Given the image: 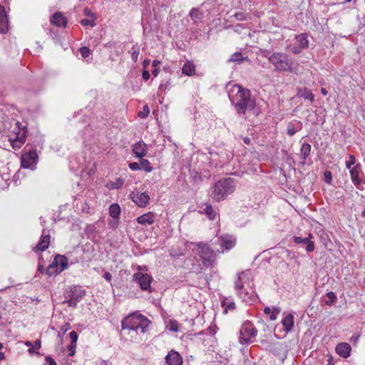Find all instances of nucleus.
Listing matches in <instances>:
<instances>
[{"instance_id":"1","label":"nucleus","mask_w":365,"mask_h":365,"mask_svg":"<svg viewBox=\"0 0 365 365\" xmlns=\"http://www.w3.org/2000/svg\"><path fill=\"white\" fill-rule=\"evenodd\" d=\"M253 277L250 269H246L237 274L234 289L237 295L244 302L252 303L256 300L253 289Z\"/></svg>"},{"instance_id":"2","label":"nucleus","mask_w":365,"mask_h":365,"mask_svg":"<svg viewBox=\"0 0 365 365\" xmlns=\"http://www.w3.org/2000/svg\"><path fill=\"white\" fill-rule=\"evenodd\" d=\"M229 98L240 115L245 114L246 110H252L256 105L255 99L251 97L250 91L239 85L232 87Z\"/></svg>"},{"instance_id":"3","label":"nucleus","mask_w":365,"mask_h":365,"mask_svg":"<svg viewBox=\"0 0 365 365\" xmlns=\"http://www.w3.org/2000/svg\"><path fill=\"white\" fill-rule=\"evenodd\" d=\"M150 323L148 319L142 315L133 313L124 318L121 322V327L123 330L130 332L144 334Z\"/></svg>"},{"instance_id":"4","label":"nucleus","mask_w":365,"mask_h":365,"mask_svg":"<svg viewBox=\"0 0 365 365\" xmlns=\"http://www.w3.org/2000/svg\"><path fill=\"white\" fill-rule=\"evenodd\" d=\"M235 189V185L232 179L225 178L217 181L210 189V197L216 200H225L228 195L232 194Z\"/></svg>"},{"instance_id":"5","label":"nucleus","mask_w":365,"mask_h":365,"mask_svg":"<svg viewBox=\"0 0 365 365\" xmlns=\"http://www.w3.org/2000/svg\"><path fill=\"white\" fill-rule=\"evenodd\" d=\"M269 61L279 73L292 72V61L284 53L277 52L268 57Z\"/></svg>"},{"instance_id":"6","label":"nucleus","mask_w":365,"mask_h":365,"mask_svg":"<svg viewBox=\"0 0 365 365\" xmlns=\"http://www.w3.org/2000/svg\"><path fill=\"white\" fill-rule=\"evenodd\" d=\"M197 252L204 266L207 267L214 266L216 254L208 245L204 242H198L197 244Z\"/></svg>"},{"instance_id":"7","label":"nucleus","mask_w":365,"mask_h":365,"mask_svg":"<svg viewBox=\"0 0 365 365\" xmlns=\"http://www.w3.org/2000/svg\"><path fill=\"white\" fill-rule=\"evenodd\" d=\"M86 295V291L80 286H73L68 288L65 294L63 304L67 303L69 307H76L77 304Z\"/></svg>"},{"instance_id":"8","label":"nucleus","mask_w":365,"mask_h":365,"mask_svg":"<svg viewBox=\"0 0 365 365\" xmlns=\"http://www.w3.org/2000/svg\"><path fill=\"white\" fill-rule=\"evenodd\" d=\"M346 166L349 170L351 180L354 185L359 190L364 189L361 185L364 173L359 161H346Z\"/></svg>"},{"instance_id":"9","label":"nucleus","mask_w":365,"mask_h":365,"mask_svg":"<svg viewBox=\"0 0 365 365\" xmlns=\"http://www.w3.org/2000/svg\"><path fill=\"white\" fill-rule=\"evenodd\" d=\"M257 334V329L249 321L242 324L240 330L239 341L241 344H247L250 343L251 338L255 336Z\"/></svg>"},{"instance_id":"10","label":"nucleus","mask_w":365,"mask_h":365,"mask_svg":"<svg viewBox=\"0 0 365 365\" xmlns=\"http://www.w3.org/2000/svg\"><path fill=\"white\" fill-rule=\"evenodd\" d=\"M133 279L136 281L142 290L151 292V282L153 280L152 277L147 273L136 272L133 275Z\"/></svg>"},{"instance_id":"11","label":"nucleus","mask_w":365,"mask_h":365,"mask_svg":"<svg viewBox=\"0 0 365 365\" xmlns=\"http://www.w3.org/2000/svg\"><path fill=\"white\" fill-rule=\"evenodd\" d=\"M130 199L140 207H145L148 204L150 196L147 192H132Z\"/></svg>"},{"instance_id":"12","label":"nucleus","mask_w":365,"mask_h":365,"mask_svg":"<svg viewBox=\"0 0 365 365\" xmlns=\"http://www.w3.org/2000/svg\"><path fill=\"white\" fill-rule=\"evenodd\" d=\"M37 162L38 161H20L21 169H19L14 175L15 181L16 182L17 179L23 178L25 175L22 170L29 169L31 171L36 170Z\"/></svg>"},{"instance_id":"13","label":"nucleus","mask_w":365,"mask_h":365,"mask_svg":"<svg viewBox=\"0 0 365 365\" xmlns=\"http://www.w3.org/2000/svg\"><path fill=\"white\" fill-rule=\"evenodd\" d=\"M312 237L313 235L312 234H309L308 237L304 238H302L301 237H294L293 241L294 243L297 245H302L303 246L305 247V250L307 252H311L314 250V242L310 240V239Z\"/></svg>"},{"instance_id":"14","label":"nucleus","mask_w":365,"mask_h":365,"mask_svg":"<svg viewBox=\"0 0 365 365\" xmlns=\"http://www.w3.org/2000/svg\"><path fill=\"white\" fill-rule=\"evenodd\" d=\"M220 245L226 250H230L236 245V238L230 235H223L220 237Z\"/></svg>"},{"instance_id":"15","label":"nucleus","mask_w":365,"mask_h":365,"mask_svg":"<svg viewBox=\"0 0 365 365\" xmlns=\"http://www.w3.org/2000/svg\"><path fill=\"white\" fill-rule=\"evenodd\" d=\"M165 363L168 365H182V358L178 352L171 351L165 357Z\"/></svg>"},{"instance_id":"16","label":"nucleus","mask_w":365,"mask_h":365,"mask_svg":"<svg viewBox=\"0 0 365 365\" xmlns=\"http://www.w3.org/2000/svg\"><path fill=\"white\" fill-rule=\"evenodd\" d=\"M50 235L46 234V231L43 230V233L41 237L39 242L36 245V246L34 248L35 252L37 251H44L48 247L50 243Z\"/></svg>"},{"instance_id":"17","label":"nucleus","mask_w":365,"mask_h":365,"mask_svg":"<svg viewBox=\"0 0 365 365\" xmlns=\"http://www.w3.org/2000/svg\"><path fill=\"white\" fill-rule=\"evenodd\" d=\"M336 352L343 358H347L350 355V351L351 350V346L346 342L339 343L336 346Z\"/></svg>"},{"instance_id":"18","label":"nucleus","mask_w":365,"mask_h":365,"mask_svg":"<svg viewBox=\"0 0 365 365\" xmlns=\"http://www.w3.org/2000/svg\"><path fill=\"white\" fill-rule=\"evenodd\" d=\"M146 144L142 141L138 142L134 144L133 147V152L135 157L142 158L145 155L146 153Z\"/></svg>"},{"instance_id":"19","label":"nucleus","mask_w":365,"mask_h":365,"mask_svg":"<svg viewBox=\"0 0 365 365\" xmlns=\"http://www.w3.org/2000/svg\"><path fill=\"white\" fill-rule=\"evenodd\" d=\"M51 23L56 26L66 27L67 25V19L61 12H56L51 19Z\"/></svg>"},{"instance_id":"20","label":"nucleus","mask_w":365,"mask_h":365,"mask_svg":"<svg viewBox=\"0 0 365 365\" xmlns=\"http://www.w3.org/2000/svg\"><path fill=\"white\" fill-rule=\"evenodd\" d=\"M155 214L153 212H147L145 214H143V215L139 216L136 219V221L138 222V223L143 225H152V224H153V222L155 221Z\"/></svg>"},{"instance_id":"21","label":"nucleus","mask_w":365,"mask_h":365,"mask_svg":"<svg viewBox=\"0 0 365 365\" xmlns=\"http://www.w3.org/2000/svg\"><path fill=\"white\" fill-rule=\"evenodd\" d=\"M296 96L305 100H308L311 103L314 101V95L307 88H297Z\"/></svg>"},{"instance_id":"22","label":"nucleus","mask_w":365,"mask_h":365,"mask_svg":"<svg viewBox=\"0 0 365 365\" xmlns=\"http://www.w3.org/2000/svg\"><path fill=\"white\" fill-rule=\"evenodd\" d=\"M302 124L300 121L289 122L287 127V133L289 136H293L297 131L302 130Z\"/></svg>"},{"instance_id":"23","label":"nucleus","mask_w":365,"mask_h":365,"mask_svg":"<svg viewBox=\"0 0 365 365\" xmlns=\"http://www.w3.org/2000/svg\"><path fill=\"white\" fill-rule=\"evenodd\" d=\"M282 324L287 333L289 332L294 326V316L292 314H287L282 320Z\"/></svg>"},{"instance_id":"24","label":"nucleus","mask_w":365,"mask_h":365,"mask_svg":"<svg viewBox=\"0 0 365 365\" xmlns=\"http://www.w3.org/2000/svg\"><path fill=\"white\" fill-rule=\"evenodd\" d=\"M53 262L58 267V269L61 272L68 267V259L63 255H56Z\"/></svg>"},{"instance_id":"25","label":"nucleus","mask_w":365,"mask_h":365,"mask_svg":"<svg viewBox=\"0 0 365 365\" xmlns=\"http://www.w3.org/2000/svg\"><path fill=\"white\" fill-rule=\"evenodd\" d=\"M203 212L207 216V217L213 220L215 219L217 211L213 209L210 204L206 203L205 204V207L203 208Z\"/></svg>"},{"instance_id":"26","label":"nucleus","mask_w":365,"mask_h":365,"mask_svg":"<svg viewBox=\"0 0 365 365\" xmlns=\"http://www.w3.org/2000/svg\"><path fill=\"white\" fill-rule=\"evenodd\" d=\"M296 40L300 48L304 49L309 47V41L305 34H301L296 36Z\"/></svg>"},{"instance_id":"27","label":"nucleus","mask_w":365,"mask_h":365,"mask_svg":"<svg viewBox=\"0 0 365 365\" xmlns=\"http://www.w3.org/2000/svg\"><path fill=\"white\" fill-rule=\"evenodd\" d=\"M124 183V180L122 178H116L114 181H108L106 183V187L109 190L119 189Z\"/></svg>"},{"instance_id":"28","label":"nucleus","mask_w":365,"mask_h":365,"mask_svg":"<svg viewBox=\"0 0 365 365\" xmlns=\"http://www.w3.org/2000/svg\"><path fill=\"white\" fill-rule=\"evenodd\" d=\"M243 61H250V59L247 57H243L240 52H235L227 60L228 63L237 62V63H240Z\"/></svg>"},{"instance_id":"29","label":"nucleus","mask_w":365,"mask_h":365,"mask_svg":"<svg viewBox=\"0 0 365 365\" xmlns=\"http://www.w3.org/2000/svg\"><path fill=\"white\" fill-rule=\"evenodd\" d=\"M182 71L183 74H185L187 76H192V74L195 73V66L192 63L187 61L186 63H185Z\"/></svg>"},{"instance_id":"30","label":"nucleus","mask_w":365,"mask_h":365,"mask_svg":"<svg viewBox=\"0 0 365 365\" xmlns=\"http://www.w3.org/2000/svg\"><path fill=\"white\" fill-rule=\"evenodd\" d=\"M121 209L118 204L113 203L109 207V214L113 218H119Z\"/></svg>"},{"instance_id":"31","label":"nucleus","mask_w":365,"mask_h":365,"mask_svg":"<svg viewBox=\"0 0 365 365\" xmlns=\"http://www.w3.org/2000/svg\"><path fill=\"white\" fill-rule=\"evenodd\" d=\"M221 305L225 308V312H227L228 310L233 311L236 308V305L234 302L230 301V299L225 298L221 302Z\"/></svg>"},{"instance_id":"32","label":"nucleus","mask_w":365,"mask_h":365,"mask_svg":"<svg viewBox=\"0 0 365 365\" xmlns=\"http://www.w3.org/2000/svg\"><path fill=\"white\" fill-rule=\"evenodd\" d=\"M38 158L36 150L26 151L21 156V160H37Z\"/></svg>"},{"instance_id":"33","label":"nucleus","mask_w":365,"mask_h":365,"mask_svg":"<svg viewBox=\"0 0 365 365\" xmlns=\"http://www.w3.org/2000/svg\"><path fill=\"white\" fill-rule=\"evenodd\" d=\"M60 272H61V271L58 269V267L53 262L49 264L46 269V274L49 277L56 275Z\"/></svg>"},{"instance_id":"34","label":"nucleus","mask_w":365,"mask_h":365,"mask_svg":"<svg viewBox=\"0 0 365 365\" xmlns=\"http://www.w3.org/2000/svg\"><path fill=\"white\" fill-rule=\"evenodd\" d=\"M311 145L308 143H303L301 147V156L306 159L310 154Z\"/></svg>"},{"instance_id":"35","label":"nucleus","mask_w":365,"mask_h":365,"mask_svg":"<svg viewBox=\"0 0 365 365\" xmlns=\"http://www.w3.org/2000/svg\"><path fill=\"white\" fill-rule=\"evenodd\" d=\"M327 297L328 298V300L325 301V304L328 306H331V305L334 304L337 300V297H336V294L333 292H327Z\"/></svg>"},{"instance_id":"36","label":"nucleus","mask_w":365,"mask_h":365,"mask_svg":"<svg viewBox=\"0 0 365 365\" xmlns=\"http://www.w3.org/2000/svg\"><path fill=\"white\" fill-rule=\"evenodd\" d=\"M131 54V58L134 62H136L138 61V58L140 53V48L137 45H134L131 51H130Z\"/></svg>"},{"instance_id":"37","label":"nucleus","mask_w":365,"mask_h":365,"mask_svg":"<svg viewBox=\"0 0 365 365\" xmlns=\"http://www.w3.org/2000/svg\"><path fill=\"white\" fill-rule=\"evenodd\" d=\"M202 14L197 9L192 8L190 11V16L193 20L196 21L202 18Z\"/></svg>"},{"instance_id":"38","label":"nucleus","mask_w":365,"mask_h":365,"mask_svg":"<svg viewBox=\"0 0 365 365\" xmlns=\"http://www.w3.org/2000/svg\"><path fill=\"white\" fill-rule=\"evenodd\" d=\"M79 52L83 58H89L91 55V49L87 46H83L80 48Z\"/></svg>"},{"instance_id":"39","label":"nucleus","mask_w":365,"mask_h":365,"mask_svg":"<svg viewBox=\"0 0 365 365\" xmlns=\"http://www.w3.org/2000/svg\"><path fill=\"white\" fill-rule=\"evenodd\" d=\"M140 165V170H143L148 173L153 170V167L150 166L149 161H139Z\"/></svg>"},{"instance_id":"40","label":"nucleus","mask_w":365,"mask_h":365,"mask_svg":"<svg viewBox=\"0 0 365 365\" xmlns=\"http://www.w3.org/2000/svg\"><path fill=\"white\" fill-rule=\"evenodd\" d=\"M81 24L83 26H90L91 27H94L96 26L95 20H90L88 19H83L80 21Z\"/></svg>"},{"instance_id":"41","label":"nucleus","mask_w":365,"mask_h":365,"mask_svg":"<svg viewBox=\"0 0 365 365\" xmlns=\"http://www.w3.org/2000/svg\"><path fill=\"white\" fill-rule=\"evenodd\" d=\"M8 31V20H0V32L6 34Z\"/></svg>"},{"instance_id":"42","label":"nucleus","mask_w":365,"mask_h":365,"mask_svg":"<svg viewBox=\"0 0 365 365\" xmlns=\"http://www.w3.org/2000/svg\"><path fill=\"white\" fill-rule=\"evenodd\" d=\"M149 113L150 109L148 106L147 105H145L143 106V110L140 111L138 115L140 118H145L148 115Z\"/></svg>"},{"instance_id":"43","label":"nucleus","mask_w":365,"mask_h":365,"mask_svg":"<svg viewBox=\"0 0 365 365\" xmlns=\"http://www.w3.org/2000/svg\"><path fill=\"white\" fill-rule=\"evenodd\" d=\"M41 348V341L37 339L35 341L34 345L31 344V348L29 349V353L33 354L36 350H38Z\"/></svg>"},{"instance_id":"44","label":"nucleus","mask_w":365,"mask_h":365,"mask_svg":"<svg viewBox=\"0 0 365 365\" xmlns=\"http://www.w3.org/2000/svg\"><path fill=\"white\" fill-rule=\"evenodd\" d=\"M281 312V309L280 307H274L273 309V311L272 312V313L269 314V319L270 320L272 321H274L277 319V314H279Z\"/></svg>"},{"instance_id":"45","label":"nucleus","mask_w":365,"mask_h":365,"mask_svg":"<svg viewBox=\"0 0 365 365\" xmlns=\"http://www.w3.org/2000/svg\"><path fill=\"white\" fill-rule=\"evenodd\" d=\"M324 181L327 183V184H331V181H332V174L330 171L329 170H326L324 173Z\"/></svg>"},{"instance_id":"46","label":"nucleus","mask_w":365,"mask_h":365,"mask_svg":"<svg viewBox=\"0 0 365 365\" xmlns=\"http://www.w3.org/2000/svg\"><path fill=\"white\" fill-rule=\"evenodd\" d=\"M0 20H8L6 9L1 5H0Z\"/></svg>"},{"instance_id":"47","label":"nucleus","mask_w":365,"mask_h":365,"mask_svg":"<svg viewBox=\"0 0 365 365\" xmlns=\"http://www.w3.org/2000/svg\"><path fill=\"white\" fill-rule=\"evenodd\" d=\"M70 338L71 339V343L74 345V344H76V341L78 340V334L75 331H72L69 333Z\"/></svg>"},{"instance_id":"48","label":"nucleus","mask_w":365,"mask_h":365,"mask_svg":"<svg viewBox=\"0 0 365 365\" xmlns=\"http://www.w3.org/2000/svg\"><path fill=\"white\" fill-rule=\"evenodd\" d=\"M190 175H192V178L195 179V181L197 180H202V176L201 173L198 172H194V170H190Z\"/></svg>"},{"instance_id":"49","label":"nucleus","mask_w":365,"mask_h":365,"mask_svg":"<svg viewBox=\"0 0 365 365\" xmlns=\"http://www.w3.org/2000/svg\"><path fill=\"white\" fill-rule=\"evenodd\" d=\"M129 168L133 170H140V162L139 163H137V162H133V163H130L129 164Z\"/></svg>"},{"instance_id":"50","label":"nucleus","mask_w":365,"mask_h":365,"mask_svg":"<svg viewBox=\"0 0 365 365\" xmlns=\"http://www.w3.org/2000/svg\"><path fill=\"white\" fill-rule=\"evenodd\" d=\"M119 218H113L112 220L109 222V225L112 228H116L118 226Z\"/></svg>"},{"instance_id":"51","label":"nucleus","mask_w":365,"mask_h":365,"mask_svg":"<svg viewBox=\"0 0 365 365\" xmlns=\"http://www.w3.org/2000/svg\"><path fill=\"white\" fill-rule=\"evenodd\" d=\"M71 329V325L69 323H65L61 327V331H62L63 334H65L67 331H68Z\"/></svg>"},{"instance_id":"52","label":"nucleus","mask_w":365,"mask_h":365,"mask_svg":"<svg viewBox=\"0 0 365 365\" xmlns=\"http://www.w3.org/2000/svg\"><path fill=\"white\" fill-rule=\"evenodd\" d=\"M45 361L47 365H57L56 361L51 356H46Z\"/></svg>"},{"instance_id":"53","label":"nucleus","mask_w":365,"mask_h":365,"mask_svg":"<svg viewBox=\"0 0 365 365\" xmlns=\"http://www.w3.org/2000/svg\"><path fill=\"white\" fill-rule=\"evenodd\" d=\"M76 346V344H74V345L71 343V344L68 346V350L71 351L70 356H73L75 354V349Z\"/></svg>"},{"instance_id":"54","label":"nucleus","mask_w":365,"mask_h":365,"mask_svg":"<svg viewBox=\"0 0 365 365\" xmlns=\"http://www.w3.org/2000/svg\"><path fill=\"white\" fill-rule=\"evenodd\" d=\"M142 76H143V78L145 81H148L150 78V76L149 71H147V70H144L143 71Z\"/></svg>"},{"instance_id":"55","label":"nucleus","mask_w":365,"mask_h":365,"mask_svg":"<svg viewBox=\"0 0 365 365\" xmlns=\"http://www.w3.org/2000/svg\"><path fill=\"white\" fill-rule=\"evenodd\" d=\"M359 339V335L357 334H354L351 338H350V341L354 343V344H356L358 340Z\"/></svg>"},{"instance_id":"56","label":"nucleus","mask_w":365,"mask_h":365,"mask_svg":"<svg viewBox=\"0 0 365 365\" xmlns=\"http://www.w3.org/2000/svg\"><path fill=\"white\" fill-rule=\"evenodd\" d=\"M103 278L108 281V282H110L111 279H112V274L108 272H105V274H103Z\"/></svg>"},{"instance_id":"57","label":"nucleus","mask_w":365,"mask_h":365,"mask_svg":"<svg viewBox=\"0 0 365 365\" xmlns=\"http://www.w3.org/2000/svg\"><path fill=\"white\" fill-rule=\"evenodd\" d=\"M170 87V83L169 81H167V83L165 84H163L161 83L158 88V90H163V88H165V89L166 88H168Z\"/></svg>"},{"instance_id":"58","label":"nucleus","mask_w":365,"mask_h":365,"mask_svg":"<svg viewBox=\"0 0 365 365\" xmlns=\"http://www.w3.org/2000/svg\"><path fill=\"white\" fill-rule=\"evenodd\" d=\"M23 144V141L22 140H14L13 143H12V146L13 148H16V147H20L21 145Z\"/></svg>"},{"instance_id":"59","label":"nucleus","mask_w":365,"mask_h":365,"mask_svg":"<svg viewBox=\"0 0 365 365\" xmlns=\"http://www.w3.org/2000/svg\"><path fill=\"white\" fill-rule=\"evenodd\" d=\"M38 272H39L41 274L46 273V269H44L43 264H41L40 262L38 264Z\"/></svg>"},{"instance_id":"60","label":"nucleus","mask_w":365,"mask_h":365,"mask_svg":"<svg viewBox=\"0 0 365 365\" xmlns=\"http://www.w3.org/2000/svg\"><path fill=\"white\" fill-rule=\"evenodd\" d=\"M160 64V61H159L158 60H154L152 63V66L153 68H158Z\"/></svg>"},{"instance_id":"61","label":"nucleus","mask_w":365,"mask_h":365,"mask_svg":"<svg viewBox=\"0 0 365 365\" xmlns=\"http://www.w3.org/2000/svg\"><path fill=\"white\" fill-rule=\"evenodd\" d=\"M272 311L271 310V309H270L269 307H265V308L264 309V314H270L272 313Z\"/></svg>"},{"instance_id":"62","label":"nucleus","mask_w":365,"mask_h":365,"mask_svg":"<svg viewBox=\"0 0 365 365\" xmlns=\"http://www.w3.org/2000/svg\"><path fill=\"white\" fill-rule=\"evenodd\" d=\"M152 73L154 76H157L159 73V68H154V69L152 71Z\"/></svg>"},{"instance_id":"63","label":"nucleus","mask_w":365,"mask_h":365,"mask_svg":"<svg viewBox=\"0 0 365 365\" xmlns=\"http://www.w3.org/2000/svg\"><path fill=\"white\" fill-rule=\"evenodd\" d=\"M321 93L323 96H326L327 94H328V91H327L326 88H321Z\"/></svg>"},{"instance_id":"64","label":"nucleus","mask_w":365,"mask_h":365,"mask_svg":"<svg viewBox=\"0 0 365 365\" xmlns=\"http://www.w3.org/2000/svg\"><path fill=\"white\" fill-rule=\"evenodd\" d=\"M149 63H150V60L145 59L143 62V67H147L149 65Z\"/></svg>"}]
</instances>
